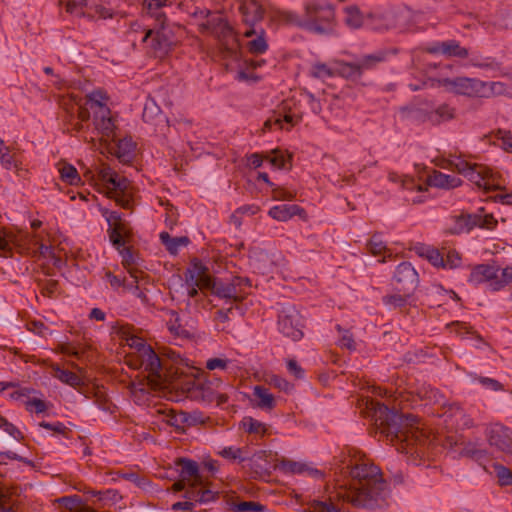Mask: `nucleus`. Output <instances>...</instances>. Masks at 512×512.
<instances>
[{"instance_id":"1","label":"nucleus","mask_w":512,"mask_h":512,"mask_svg":"<svg viewBox=\"0 0 512 512\" xmlns=\"http://www.w3.org/2000/svg\"><path fill=\"white\" fill-rule=\"evenodd\" d=\"M367 407L379 433L397 451L409 455L416 465L430 457L435 449L433 438L416 425L418 420L415 416L390 410L375 400L367 402Z\"/></svg>"},{"instance_id":"2","label":"nucleus","mask_w":512,"mask_h":512,"mask_svg":"<svg viewBox=\"0 0 512 512\" xmlns=\"http://www.w3.org/2000/svg\"><path fill=\"white\" fill-rule=\"evenodd\" d=\"M349 485L339 486L336 497L357 508L381 507L390 495L388 483L379 467L367 459H349Z\"/></svg>"},{"instance_id":"3","label":"nucleus","mask_w":512,"mask_h":512,"mask_svg":"<svg viewBox=\"0 0 512 512\" xmlns=\"http://www.w3.org/2000/svg\"><path fill=\"white\" fill-rule=\"evenodd\" d=\"M129 345L136 349L135 355L130 359L129 365L134 369H143L145 372H150L156 375L158 379H162L163 367L165 364L161 361L159 356L155 353L151 346L146 345L143 339L132 337Z\"/></svg>"},{"instance_id":"4","label":"nucleus","mask_w":512,"mask_h":512,"mask_svg":"<svg viewBox=\"0 0 512 512\" xmlns=\"http://www.w3.org/2000/svg\"><path fill=\"white\" fill-rule=\"evenodd\" d=\"M334 19L335 12L332 5H319L310 2L305 6V22L301 24L308 31L324 34L333 29Z\"/></svg>"},{"instance_id":"5","label":"nucleus","mask_w":512,"mask_h":512,"mask_svg":"<svg viewBox=\"0 0 512 512\" xmlns=\"http://www.w3.org/2000/svg\"><path fill=\"white\" fill-rule=\"evenodd\" d=\"M459 174L467 177L479 188L490 191L499 188L498 176L488 166L477 162H449Z\"/></svg>"},{"instance_id":"6","label":"nucleus","mask_w":512,"mask_h":512,"mask_svg":"<svg viewBox=\"0 0 512 512\" xmlns=\"http://www.w3.org/2000/svg\"><path fill=\"white\" fill-rule=\"evenodd\" d=\"M98 178L106 188L107 194L114 198L121 207L125 209L131 207V200L128 194L130 183L126 178L119 176L104 163L98 170Z\"/></svg>"},{"instance_id":"7","label":"nucleus","mask_w":512,"mask_h":512,"mask_svg":"<svg viewBox=\"0 0 512 512\" xmlns=\"http://www.w3.org/2000/svg\"><path fill=\"white\" fill-rule=\"evenodd\" d=\"M249 286L250 281L247 278L236 276L230 281H223L211 277L209 291L227 302H241L247 294L245 288Z\"/></svg>"},{"instance_id":"8","label":"nucleus","mask_w":512,"mask_h":512,"mask_svg":"<svg viewBox=\"0 0 512 512\" xmlns=\"http://www.w3.org/2000/svg\"><path fill=\"white\" fill-rule=\"evenodd\" d=\"M302 317L293 304L281 306L278 314V330L287 338L298 341L303 337Z\"/></svg>"},{"instance_id":"9","label":"nucleus","mask_w":512,"mask_h":512,"mask_svg":"<svg viewBox=\"0 0 512 512\" xmlns=\"http://www.w3.org/2000/svg\"><path fill=\"white\" fill-rule=\"evenodd\" d=\"M147 373L148 376L146 381H140L138 383L132 382L128 386L133 401L138 405H145L149 401V388L153 390L163 389L166 388L169 383V375L166 367H163L164 377L162 379H158L156 375H152L150 372Z\"/></svg>"},{"instance_id":"10","label":"nucleus","mask_w":512,"mask_h":512,"mask_svg":"<svg viewBox=\"0 0 512 512\" xmlns=\"http://www.w3.org/2000/svg\"><path fill=\"white\" fill-rule=\"evenodd\" d=\"M93 125L95 133L99 137L98 144H94L95 147H102L115 137L116 125L109 107H100L99 111L93 113Z\"/></svg>"},{"instance_id":"11","label":"nucleus","mask_w":512,"mask_h":512,"mask_svg":"<svg viewBox=\"0 0 512 512\" xmlns=\"http://www.w3.org/2000/svg\"><path fill=\"white\" fill-rule=\"evenodd\" d=\"M485 435L491 447L512 456V430L497 423L487 427Z\"/></svg>"},{"instance_id":"12","label":"nucleus","mask_w":512,"mask_h":512,"mask_svg":"<svg viewBox=\"0 0 512 512\" xmlns=\"http://www.w3.org/2000/svg\"><path fill=\"white\" fill-rule=\"evenodd\" d=\"M439 83L450 92L468 97H480L482 80L468 77H457L453 79L444 78L440 80Z\"/></svg>"},{"instance_id":"13","label":"nucleus","mask_w":512,"mask_h":512,"mask_svg":"<svg viewBox=\"0 0 512 512\" xmlns=\"http://www.w3.org/2000/svg\"><path fill=\"white\" fill-rule=\"evenodd\" d=\"M102 155H114L117 158L137 157V144L131 137H124L118 141L109 140L102 147H98Z\"/></svg>"},{"instance_id":"14","label":"nucleus","mask_w":512,"mask_h":512,"mask_svg":"<svg viewBox=\"0 0 512 512\" xmlns=\"http://www.w3.org/2000/svg\"><path fill=\"white\" fill-rule=\"evenodd\" d=\"M500 267L494 264H480L475 266L469 276L471 284L478 285L487 283L490 290L494 291V282H497V274Z\"/></svg>"},{"instance_id":"15","label":"nucleus","mask_w":512,"mask_h":512,"mask_svg":"<svg viewBox=\"0 0 512 512\" xmlns=\"http://www.w3.org/2000/svg\"><path fill=\"white\" fill-rule=\"evenodd\" d=\"M394 280L399 291L410 292L416 287L418 275L410 263L403 262L397 266Z\"/></svg>"},{"instance_id":"16","label":"nucleus","mask_w":512,"mask_h":512,"mask_svg":"<svg viewBox=\"0 0 512 512\" xmlns=\"http://www.w3.org/2000/svg\"><path fill=\"white\" fill-rule=\"evenodd\" d=\"M201 27L205 30L210 31L212 34L217 36L219 39H231L232 46L236 44L237 39L234 35L233 29L229 26V24L224 21L220 16L213 17L209 19L206 23H203ZM226 45H230L229 40H227Z\"/></svg>"},{"instance_id":"17","label":"nucleus","mask_w":512,"mask_h":512,"mask_svg":"<svg viewBox=\"0 0 512 512\" xmlns=\"http://www.w3.org/2000/svg\"><path fill=\"white\" fill-rule=\"evenodd\" d=\"M211 276L208 269L199 261L193 263V268L186 273V284L188 287H198L201 290H209Z\"/></svg>"},{"instance_id":"18","label":"nucleus","mask_w":512,"mask_h":512,"mask_svg":"<svg viewBox=\"0 0 512 512\" xmlns=\"http://www.w3.org/2000/svg\"><path fill=\"white\" fill-rule=\"evenodd\" d=\"M163 29L164 28H159L155 32L150 29L143 37V42H146L151 38L150 47L157 57H163L166 55L171 47V40Z\"/></svg>"},{"instance_id":"19","label":"nucleus","mask_w":512,"mask_h":512,"mask_svg":"<svg viewBox=\"0 0 512 512\" xmlns=\"http://www.w3.org/2000/svg\"><path fill=\"white\" fill-rule=\"evenodd\" d=\"M428 52L432 54H443L448 57L467 58L469 51L462 47L456 40H448L437 42L428 48Z\"/></svg>"},{"instance_id":"20","label":"nucleus","mask_w":512,"mask_h":512,"mask_svg":"<svg viewBox=\"0 0 512 512\" xmlns=\"http://www.w3.org/2000/svg\"><path fill=\"white\" fill-rule=\"evenodd\" d=\"M397 25V14L393 11H387L381 14H369L367 16V26L372 30L383 32L395 28Z\"/></svg>"},{"instance_id":"21","label":"nucleus","mask_w":512,"mask_h":512,"mask_svg":"<svg viewBox=\"0 0 512 512\" xmlns=\"http://www.w3.org/2000/svg\"><path fill=\"white\" fill-rule=\"evenodd\" d=\"M461 179L454 175L444 174L439 171L425 174V184L438 188L450 189L461 185Z\"/></svg>"},{"instance_id":"22","label":"nucleus","mask_w":512,"mask_h":512,"mask_svg":"<svg viewBox=\"0 0 512 512\" xmlns=\"http://www.w3.org/2000/svg\"><path fill=\"white\" fill-rule=\"evenodd\" d=\"M176 464L181 467L180 477L183 481H187L188 483L193 482L194 486H201L203 484V479L199 474V467L196 461L180 458L177 460Z\"/></svg>"},{"instance_id":"23","label":"nucleus","mask_w":512,"mask_h":512,"mask_svg":"<svg viewBox=\"0 0 512 512\" xmlns=\"http://www.w3.org/2000/svg\"><path fill=\"white\" fill-rule=\"evenodd\" d=\"M299 121V116L291 112H286V107H283L282 111L275 113L265 121L264 127L271 129L273 126H277L279 129L289 130Z\"/></svg>"},{"instance_id":"24","label":"nucleus","mask_w":512,"mask_h":512,"mask_svg":"<svg viewBox=\"0 0 512 512\" xmlns=\"http://www.w3.org/2000/svg\"><path fill=\"white\" fill-rule=\"evenodd\" d=\"M252 403L255 407L264 410L271 411L276 406V400L269 389L263 385H256L253 388Z\"/></svg>"},{"instance_id":"25","label":"nucleus","mask_w":512,"mask_h":512,"mask_svg":"<svg viewBox=\"0 0 512 512\" xmlns=\"http://www.w3.org/2000/svg\"><path fill=\"white\" fill-rule=\"evenodd\" d=\"M87 105L88 109L78 108V117L81 121H85L89 118V110L93 113L99 111L100 107H108L106 105L107 95L101 90L91 92L88 96Z\"/></svg>"},{"instance_id":"26","label":"nucleus","mask_w":512,"mask_h":512,"mask_svg":"<svg viewBox=\"0 0 512 512\" xmlns=\"http://www.w3.org/2000/svg\"><path fill=\"white\" fill-rule=\"evenodd\" d=\"M244 36L247 38L254 37L247 42V49L250 53L257 55L267 51L268 43L263 29L257 31L254 28H249L244 32Z\"/></svg>"},{"instance_id":"27","label":"nucleus","mask_w":512,"mask_h":512,"mask_svg":"<svg viewBox=\"0 0 512 512\" xmlns=\"http://www.w3.org/2000/svg\"><path fill=\"white\" fill-rule=\"evenodd\" d=\"M279 469H281L285 473L290 474H304L307 473L314 477H321L322 473L310 466H308L306 463L302 462H296L292 460L283 459L280 461V463L277 465Z\"/></svg>"},{"instance_id":"28","label":"nucleus","mask_w":512,"mask_h":512,"mask_svg":"<svg viewBox=\"0 0 512 512\" xmlns=\"http://www.w3.org/2000/svg\"><path fill=\"white\" fill-rule=\"evenodd\" d=\"M168 0H144L143 8L147 13L153 17L159 28H164L166 23V16L162 12V8L167 5Z\"/></svg>"},{"instance_id":"29","label":"nucleus","mask_w":512,"mask_h":512,"mask_svg":"<svg viewBox=\"0 0 512 512\" xmlns=\"http://www.w3.org/2000/svg\"><path fill=\"white\" fill-rule=\"evenodd\" d=\"M240 11L244 17V21L250 25L260 21L263 17L262 6L258 3L257 0H250L243 3L240 6Z\"/></svg>"},{"instance_id":"30","label":"nucleus","mask_w":512,"mask_h":512,"mask_svg":"<svg viewBox=\"0 0 512 512\" xmlns=\"http://www.w3.org/2000/svg\"><path fill=\"white\" fill-rule=\"evenodd\" d=\"M501 95H509L510 97L512 96L509 87L505 83L500 81H482V86L480 87V97L490 98Z\"/></svg>"},{"instance_id":"31","label":"nucleus","mask_w":512,"mask_h":512,"mask_svg":"<svg viewBox=\"0 0 512 512\" xmlns=\"http://www.w3.org/2000/svg\"><path fill=\"white\" fill-rule=\"evenodd\" d=\"M303 210L295 204H281L272 207L269 210V215L278 221H287L294 215H299Z\"/></svg>"},{"instance_id":"32","label":"nucleus","mask_w":512,"mask_h":512,"mask_svg":"<svg viewBox=\"0 0 512 512\" xmlns=\"http://www.w3.org/2000/svg\"><path fill=\"white\" fill-rule=\"evenodd\" d=\"M409 393L415 394L418 399L425 400L432 404H441L443 400V395L437 389L425 383L419 385L414 391Z\"/></svg>"},{"instance_id":"33","label":"nucleus","mask_w":512,"mask_h":512,"mask_svg":"<svg viewBox=\"0 0 512 512\" xmlns=\"http://www.w3.org/2000/svg\"><path fill=\"white\" fill-rule=\"evenodd\" d=\"M198 419L186 412H171L167 415L166 422L175 427L177 430L184 431L185 426H192L197 423Z\"/></svg>"},{"instance_id":"34","label":"nucleus","mask_w":512,"mask_h":512,"mask_svg":"<svg viewBox=\"0 0 512 512\" xmlns=\"http://www.w3.org/2000/svg\"><path fill=\"white\" fill-rule=\"evenodd\" d=\"M345 13V24L351 29H359L365 23L367 24V19H365L364 15L360 11L359 7L356 5H350L344 8Z\"/></svg>"},{"instance_id":"35","label":"nucleus","mask_w":512,"mask_h":512,"mask_svg":"<svg viewBox=\"0 0 512 512\" xmlns=\"http://www.w3.org/2000/svg\"><path fill=\"white\" fill-rule=\"evenodd\" d=\"M251 264L255 270L261 274H267L272 271L273 261L265 251H255L250 257Z\"/></svg>"},{"instance_id":"36","label":"nucleus","mask_w":512,"mask_h":512,"mask_svg":"<svg viewBox=\"0 0 512 512\" xmlns=\"http://www.w3.org/2000/svg\"><path fill=\"white\" fill-rule=\"evenodd\" d=\"M477 217L471 214H461L455 217V223L449 228V232L452 234H460L463 232H469L473 227L476 226Z\"/></svg>"},{"instance_id":"37","label":"nucleus","mask_w":512,"mask_h":512,"mask_svg":"<svg viewBox=\"0 0 512 512\" xmlns=\"http://www.w3.org/2000/svg\"><path fill=\"white\" fill-rule=\"evenodd\" d=\"M160 240L171 254H176L180 247L189 243L188 237H171L167 232L160 233Z\"/></svg>"},{"instance_id":"38","label":"nucleus","mask_w":512,"mask_h":512,"mask_svg":"<svg viewBox=\"0 0 512 512\" xmlns=\"http://www.w3.org/2000/svg\"><path fill=\"white\" fill-rule=\"evenodd\" d=\"M417 253L421 257L426 258L435 267H442L444 254H442L438 249L422 245L417 247Z\"/></svg>"},{"instance_id":"39","label":"nucleus","mask_w":512,"mask_h":512,"mask_svg":"<svg viewBox=\"0 0 512 512\" xmlns=\"http://www.w3.org/2000/svg\"><path fill=\"white\" fill-rule=\"evenodd\" d=\"M169 319L167 321V327L170 333L176 337L188 338L189 332L182 327L180 324L179 315L176 311H169Z\"/></svg>"},{"instance_id":"40","label":"nucleus","mask_w":512,"mask_h":512,"mask_svg":"<svg viewBox=\"0 0 512 512\" xmlns=\"http://www.w3.org/2000/svg\"><path fill=\"white\" fill-rule=\"evenodd\" d=\"M121 256H122V264L127 269L128 273L131 275L132 278L135 279V282H138L139 276H138V269L134 267L136 264L135 257L133 255V252L130 248L122 247L119 250Z\"/></svg>"},{"instance_id":"41","label":"nucleus","mask_w":512,"mask_h":512,"mask_svg":"<svg viewBox=\"0 0 512 512\" xmlns=\"http://www.w3.org/2000/svg\"><path fill=\"white\" fill-rule=\"evenodd\" d=\"M470 65L481 69L500 71L501 64L492 57L473 55L469 60Z\"/></svg>"},{"instance_id":"42","label":"nucleus","mask_w":512,"mask_h":512,"mask_svg":"<svg viewBox=\"0 0 512 512\" xmlns=\"http://www.w3.org/2000/svg\"><path fill=\"white\" fill-rule=\"evenodd\" d=\"M294 154L288 150L274 149L271 150L270 154H259L253 153L249 160H291Z\"/></svg>"},{"instance_id":"43","label":"nucleus","mask_w":512,"mask_h":512,"mask_svg":"<svg viewBox=\"0 0 512 512\" xmlns=\"http://www.w3.org/2000/svg\"><path fill=\"white\" fill-rule=\"evenodd\" d=\"M58 171L61 179L70 185H77L81 181L77 169L70 164L59 166Z\"/></svg>"},{"instance_id":"44","label":"nucleus","mask_w":512,"mask_h":512,"mask_svg":"<svg viewBox=\"0 0 512 512\" xmlns=\"http://www.w3.org/2000/svg\"><path fill=\"white\" fill-rule=\"evenodd\" d=\"M429 120L433 123H440L454 118V109L447 104L440 105L429 115Z\"/></svg>"},{"instance_id":"45","label":"nucleus","mask_w":512,"mask_h":512,"mask_svg":"<svg viewBox=\"0 0 512 512\" xmlns=\"http://www.w3.org/2000/svg\"><path fill=\"white\" fill-rule=\"evenodd\" d=\"M12 245H19V238L16 234L0 228V250L4 253L12 251Z\"/></svg>"},{"instance_id":"46","label":"nucleus","mask_w":512,"mask_h":512,"mask_svg":"<svg viewBox=\"0 0 512 512\" xmlns=\"http://www.w3.org/2000/svg\"><path fill=\"white\" fill-rule=\"evenodd\" d=\"M310 75L319 79L331 78L336 74V69L331 68L325 63H314L310 68Z\"/></svg>"},{"instance_id":"47","label":"nucleus","mask_w":512,"mask_h":512,"mask_svg":"<svg viewBox=\"0 0 512 512\" xmlns=\"http://www.w3.org/2000/svg\"><path fill=\"white\" fill-rule=\"evenodd\" d=\"M54 376L65 384L77 387L82 384V379L74 372L56 368Z\"/></svg>"},{"instance_id":"48","label":"nucleus","mask_w":512,"mask_h":512,"mask_svg":"<svg viewBox=\"0 0 512 512\" xmlns=\"http://www.w3.org/2000/svg\"><path fill=\"white\" fill-rule=\"evenodd\" d=\"M336 73H339L346 78H357L361 76L357 61L355 62H341L336 68Z\"/></svg>"},{"instance_id":"49","label":"nucleus","mask_w":512,"mask_h":512,"mask_svg":"<svg viewBox=\"0 0 512 512\" xmlns=\"http://www.w3.org/2000/svg\"><path fill=\"white\" fill-rule=\"evenodd\" d=\"M402 186L406 190H416L418 192L426 191L427 187L425 184V175H419L418 180L411 176H405L402 179Z\"/></svg>"},{"instance_id":"50","label":"nucleus","mask_w":512,"mask_h":512,"mask_svg":"<svg viewBox=\"0 0 512 512\" xmlns=\"http://www.w3.org/2000/svg\"><path fill=\"white\" fill-rule=\"evenodd\" d=\"M512 284V265L500 268L497 274V282H494V291H500L507 285Z\"/></svg>"},{"instance_id":"51","label":"nucleus","mask_w":512,"mask_h":512,"mask_svg":"<svg viewBox=\"0 0 512 512\" xmlns=\"http://www.w3.org/2000/svg\"><path fill=\"white\" fill-rule=\"evenodd\" d=\"M383 60V56L380 54L366 55L357 60L361 75L363 72L373 69L378 63Z\"/></svg>"},{"instance_id":"52","label":"nucleus","mask_w":512,"mask_h":512,"mask_svg":"<svg viewBox=\"0 0 512 512\" xmlns=\"http://www.w3.org/2000/svg\"><path fill=\"white\" fill-rule=\"evenodd\" d=\"M160 116V108L153 99H148L143 109V119L145 122H153Z\"/></svg>"},{"instance_id":"53","label":"nucleus","mask_w":512,"mask_h":512,"mask_svg":"<svg viewBox=\"0 0 512 512\" xmlns=\"http://www.w3.org/2000/svg\"><path fill=\"white\" fill-rule=\"evenodd\" d=\"M497 144L507 152L512 153V132L508 130L499 129L495 133Z\"/></svg>"},{"instance_id":"54","label":"nucleus","mask_w":512,"mask_h":512,"mask_svg":"<svg viewBox=\"0 0 512 512\" xmlns=\"http://www.w3.org/2000/svg\"><path fill=\"white\" fill-rule=\"evenodd\" d=\"M232 508L236 512H262L265 510V507L263 505L253 501L232 503Z\"/></svg>"},{"instance_id":"55","label":"nucleus","mask_w":512,"mask_h":512,"mask_svg":"<svg viewBox=\"0 0 512 512\" xmlns=\"http://www.w3.org/2000/svg\"><path fill=\"white\" fill-rule=\"evenodd\" d=\"M367 249L372 255L377 256L386 251V245L379 235H373L367 243Z\"/></svg>"},{"instance_id":"56","label":"nucleus","mask_w":512,"mask_h":512,"mask_svg":"<svg viewBox=\"0 0 512 512\" xmlns=\"http://www.w3.org/2000/svg\"><path fill=\"white\" fill-rule=\"evenodd\" d=\"M218 454L221 457L229 460H239L241 462L245 460V457L243 456V450L233 446L223 448L218 452Z\"/></svg>"},{"instance_id":"57","label":"nucleus","mask_w":512,"mask_h":512,"mask_svg":"<svg viewBox=\"0 0 512 512\" xmlns=\"http://www.w3.org/2000/svg\"><path fill=\"white\" fill-rule=\"evenodd\" d=\"M311 512H340V508L333 503L325 501L314 500L310 504Z\"/></svg>"},{"instance_id":"58","label":"nucleus","mask_w":512,"mask_h":512,"mask_svg":"<svg viewBox=\"0 0 512 512\" xmlns=\"http://www.w3.org/2000/svg\"><path fill=\"white\" fill-rule=\"evenodd\" d=\"M495 472L501 485L507 486L512 484V471L502 465L495 466Z\"/></svg>"},{"instance_id":"59","label":"nucleus","mask_w":512,"mask_h":512,"mask_svg":"<svg viewBox=\"0 0 512 512\" xmlns=\"http://www.w3.org/2000/svg\"><path fill=\"white\" fill-rule=\"evenodd\" d=\"M473 380H477L484 388L491 391H499L503 389V385L493 378L475 375L473 376Z\"/></svg>"},{"instance_id":"60","label":"nucleus","mask_w":512,"mask_h":512,"mask_svg":"<svg viewBox=\"0 0 512 512\" xmlns=\"http://www.w3.org/2000/svg\"><path fill=\"white\" fill-rule=\"evenodd\" d=\"M461 263V257L455 250H449L446 253V258L443 257L442 268L454 269Z\"/></svg>"},{"instance_id":"61","label":"nucleus","mask_w":512,"mask_h":512,"mask_svg":"<svg viewBox=\"0 0 512 512\" xmlns=\"http://www.w3.org/2000/svg\"><path fill=\"white\" fill-rule=\"evenodd\" d=\"M122 231H123V228H122L121 223L116 224L115 227H113L109 231L110 232L109 233L110 240L118 250H120V248H122L124 246V240L122 238Z\"/></svg>"},{"instance_id":"62","label":"nucleus","mask_w":512,"mask_h":512,"mask_svg":"<svg viewBox=\"0 0 512 512\" xmlns=\"http://www.w3.org/2000/svg\"><path fill=\"white\" fill-rule=\"evenodd\" d=\"M243 426L249 433L264 434L266 431L265 425L253 418H245Z\"/></svg>"},{"instance_id":"63","label":"nucleus","mask_w":512,"mask_h":512,"mask_svg":"<svg viewBox=\"0 0 512 512\" xmlns=\"http://www.w3.org/2000/svg\"><path fill=\"white\" fill-rule=\"evenodd\" d=\"M268 383L275 388H278L281 391L286 393L290 392L293 388L292 384H290L287 380L277 375H272L268 379Z\"/></svg>"},{"instance_id":"64","label":"nucleus","mask_w":512,"mask_h":512,"mask_svg":"<svg viewBox=\"0 0 512 512\" xmlns=\"http://www.w3.org/2000/svg\"><path fill=\"white\" fill-rule=\"evenodd\" d=\"M408 298V294H394L388 295L383 298V301L386 305H390L392 307H402L406 304Z\"/></svg>"}]
</instances>
